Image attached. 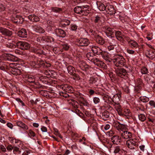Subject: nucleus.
I'll return each instance as SVG.
<instances>
[{"instance_id": "7c9ffc66", "label": "nucleus", "mask_w": 155, "mask_h": 155, "mask_svg": "<svg viewBox=\"0 0 155 155\" xmlns=\"http://www.w3.org/2000/svg\"><path fill=\"white\" fill-rule=\"evenodd\" d=\"M140 101L143 102H147L149 100V98L146 97H140Z\"/></svg>"}, {"instance_id": "8fccbe9b", "label": "nucleus", "mask_w": 155, "mask_h": 155, "mask_svg": "<svg viewBox=\"0 0 155 155\" xmlns=\"http://www.w3.org/2000/svg\"><path fill=\"white\" fill-rule=\"evenodd\" d=\"M150 105L153 107L155 108V102L153 101H150L149 102Z\"/></svg>"}, {"instance_id": "864d4df0", "label": "nucleus", "mask_w": 155, "mask_h": 155, "mask_svg": "<svg viewBox=\"0 0 155 155\" xmlns=\"http://www.w3.org/2000/svg\"><path fill=\"white\" fill-rule=\"evenodd\" d=\"M41 130L43 132H47V128L43 126L41 128Z\"/></svg>"}, {"instance_id": "423d86ee", "label": "nucleus", "mask_w": 155, "mask_h": 155, "mask_svg": "<svg viewBox=\"0 0 155 155\" xmlns=\"http://www.w3.org/2000/svg\"><path fill=\"white\" fill-rule=\"evenodd\" d=\"M136 144V142L132 139L127 140L126 143V145L129 148L133 149H134V146Z\"/></svg>"}, {"instance_id": "a19ab883", "label": "nucleus", "mask_w": 155, "mask_h": 155, "mask_svg": "<svg viewBox=\"0 0 155 155\" xmlns=\"http://www.w3.org/2000/svg\"><path fill=\"white\" fill-rule=\"evenodd\" d=\"M141 72L142 74H145L147 73L148 70L147 69L144 67H143L141 70Z\"/></svg>"}, {"instance_id": "393cba45", "label": "nucleus", "mask_w": 155, "mask_h": 155, "mask_svg": "<svg viewBox=\"0 0 155 155\" xmlns=\"http://www.w3.org/2000/svg\"><path fill=\"white\" fill-rule=\"evenodd\" d=\"M17 125L21 127L25 130H27L28 129V127L27 126L25 125L24 123L21 121H17L16 122Z\"/></svg>"}, {"instance_id": "4d7b16f0", "label": "nucleus", "mask_w": 155, "mask_h": 155, "mask_svg": "<svg viewBox=\"0 0 155 155\" xmlns=\"http://www.w3.org/2000/svg\"><path fill=\"white\" fill-rule=\"evenodd\" d=\"M110 127V126L109 124H106L104 127V129L106 130H108Z\"/></svg>"}, {"instance_id": "1a4fd4ad", "label": "nucleus", "mask_w": 155, "mask_h": 155, "mask_svg": "<svg viewBox=\"0 0 155 155\" xmlns=\"http://www.w3.org/2000/svg\"><path fill=\"white\" fill-rule=\"evenodd\" d=\"M115 35L117 39L120 41H123L124 39L126 40L127 38H128L127 37L123 35L121 32L119 31L115 32Z\"/></svg>"}, {"instance_id": "5701e85b", "label": "nucleus", "mask_w": 155, "mask_h": 155, "mask_svg": "<svg viewBox=\"0 0 155 155\" xmlns=\"http://www.w3.org/2000/svg\"><path fill=\"white\" fill-rule=\"evenodd\" d=\"M55 32L57 35L60 37H64L65 36V33L62 30L58 29L56 30Z\"/></svg>"}, {"instance_id": "4be33fe9", "label": "nucleus", "mask_w": 155, "mask_h": 155, "mask_svg": "<svg viewBox=\"0 0 155 155\" xmlns=\"http://www.w3.org/2000/svg\"><path fill=\"white\" fill-rule=\"evenodd\" d=\"M28 17L30 20L32 21L37 22L39 20V18L34 15H30Z\"/></svg>"}, {"instance_id": "aec40b11", "label": "nucleus", "mask_w": 155, "mask_h": 155, "mask_svg": "<svg viewBox=\"0 0 155 155\" xmlns=\"http://www.w3.org/2000/svg\"><path fill=\"white\" fill-rule=\"evenodd\" d=\"M33 30L36 32L39 33H43L45 32L44 30L40 26L35 25L33 27Z\"/></svg>"}, {"instance_id": "0eeeda50", "label": "nucleus", "mask_w": 155, "mask_h": 155, "mask_svg": "<svg viewBox=\"0 0 155 155\" xmlns=\"http://www.w3.org/2000/svg\"><path fill=\"white\" fill-rule=\"evenodd\" d=\"M93 35L94 36L97 43L101 45H103L104 42V40L101 37L99 36L95 31H94L93 33Z\"/></svg>"}, {"instance_id": "f8f14e48", "label": "nucleus", "mask_w": 155, "mask_h": 155, "mask_svg": "<svg viewBox=\"0 0 155 155\" xmlns=\"http://www.w3.org/2000/svg\"><path fill=\"white\" fill-rule=\"evenodd\" d=\"M106 11L108 14L112 15L115 13V10L113 6L108 4L106 6Z\"/></svg>"}, {"instance_id": "13d9d810", "label": "nucleus", "mask_w": 155, "mask_h": 155, "mask_svg": "<svg viewBox=\"0 0 155 155\" xmlns=\"http://www.w3.org/2000/svg\"><path fill=\"white\" fill-rule=\"evenodd\" d=\"M64 87L65 88L64 90H71L72 89V88L71 87H69L67 85H65Z\"/></svg>"}, {"instance_id": "69168bd1", "label": "nucleus", "mask_w": 155, "mask_h": 155, "mask_svg": "<svg viewBox=\"0 0 155 155\" xmlns=\"http://www.w3.org/2000/svg\"><path fill=\"white\" fill-rule=\"evenodd\" d=\"M7 126L11 129H12L13 127V125L10 123H8L7 124Z\"/></svg>"}, {"instance_id": "c03bdc74", "label": "nucleus", "mask_w": 155, "mask_h": 155, "mask_svg": "<svg viewBox=\"0 0 155 155\" xmlns=\"http://www.w3.org/2000/svg\"><path fill=\"white\" fill-rule=\"evenodd\" d=\"M75 112L80 117H82L83 116V114L79 110H75Z\"/></svg>"}, {"instance_id": "58836bf2", "label": "nucleus", "mask_w": 155, "mask_h": 155, "mask_svg": "<svg viewBox=\"0 0 155 155\" xmlns=\"http://www.w3.org/2000/svg\"><path fill=\"white\" fill-rule=\"evenodd\" d=\"M28 135L31 137H33L35 136V134L32 130H30L29 131Z\"/></svg>"}, {"instance_id": "37998d69", "label": "nucleus", "mask_w": 155, "mask_h": 155, "mask_svg": "<svg viewBox=\"0 0 155 155\" xmlns=\"http://www.w3.org/2000/svg\"><path fill=\"white\" fill-rule=\"evenodd\" d=\"M69 48V46L66 44H64L62 45V48L64 50H67Z\"/></svg>"}, {"instance_id": "20e7f679", "label": "nucleus", "mask_w": 155, "mask_h": 155, "mask_svg": "<svg viewBox=\"0 0 155 155\" xmlns=\"http://www.w3.org/2000/svg\"><path fill=\"white\" fill-rule=\"evenodd\" d=\"M115 69L116 74L119 76L123 78V77L125 76L127 74L126 70L123 68H117Z\"/></svg>"}, {"instance_id": "412c9836", "label": "nucleus", "mask_w": 155, "mask_h": 155, "mask_svg": "<svg viewBox=\"0 0 155 155\" xmlns=\"http://www.w3.org/2000/svg\"><path fill=\"white\" fill-rule=\"evenodd\" d=\"M120 97L121 95L120 94H116L113 96L112 100L115 104H117L120 101Z\"/></svg>"}, {"instance_id": "dca6fc26", "label": "nucleus", "mask_w": 155, "mask_h": 155, "mask_svg": "<svg viewBox=\"0 0 155 155\" xmlns=\"http://www.w3.org/2000/svg\"><path fill=\"white\" fill-rule=\"evenodd\" d=\"M91 61L94 63V64L98 66H101L102 64V66L105 65V64L102 62L95 57H94L92 60Z\"/></svg>"}, {"instance_id": "c756f323", "label": "nucleus", "mask_w": 155, "mask_h": 155, "mask_svg": "<svg viewBox=\"0 0 155 155\" xmlns=\"http://www.w3.org/2000/svg\"><path fill=\"white\" fill-rule=\"evenodd\" d=\"M98 9L100 10L104 11L106 10V6L103 4H101L98 7Z\"/></svg>"}, {"instance_id": "0e129e2a", "label": "nucleus", "mask_w": 155, "mask_h": 155, "mask_svg": "<svg viewBox=\"0 0 155 155\" xmlns=\"http://www.w3.org/2000/svg\"><path fill=\"white\" fill-rule=\"evenodd\" d=\"M139 148L140 150L143 151H144V150L145 146L143 145H142L140 146Z\"/></svg>"}, {"instance_id": "4468645a", "label": "nucleus", "mask_w": 155, "mask_h": 155, "mask_svg": "<svg viewBox=\"0 0 155 155\" xmlns=\"http://www.w3.org/2000/svg\"><path fill=\"white\" fill-rule=\"evenodd\" d=\"M12 20L15 23H20L23 21V18L19 15H13Z\"/></svg>"}, {"instance_id": "a211bd4d", "label": "nucleus", "mask_w": 155, "mask_h": 155, "mask_svg": "<svg viewBox=\"0 0 155 155\" xmlns=\"http://www.w3.org/2000/svg\"><path fill=\"white\" fill-rule=\"evenodd\" d=\"M111 140L113 143L118 144L120 143L121 138L118 136L115 135L112 137Z\"/></svg>"}, {"instance_id": "680f3d73", "label": "nucleus", "mask_w": 155, "mask_h": 155, "mask_svg": "<svg viewBox=\"0 0 155 155\" xmlns=\"http://www.w3.org/2000/svg\"><path fill=\"white\" fill-rule=\"evenodd\" d=\"M114 45H111L110 46H108V49L110 51V50H112L114 48Z\"/></svg>"}, {"instance_id": "2eb2a0df", "label": "nucleus", "mask_w": 155, "mask_h": 155, "mask_svg": "<svg viewBox=\"0 0 155 155\" xmlns=\"http://www.w3.org/2000/svg\"><path fill=\"white\" fill-rule=\"evenodd\" d=\"M0 32L3 35L8 36H10L12 35V32L9 30L0 27Z\"/></svg>"}, {"instance_id": "f03ea898", "label": "nucleus", "mask_w": 155, "mask_h": 155, "mask_svg": "<svg viewBox=\"0 0 155 155\" xmlns=\"http://www.w3.org/2000/svg\"><path fill=\"white\" fill-rule=\"evenodd\" d=\"M89 7L87 6H83L81 7L77 6L74 9V12L77 14L81 15H87L89 13V11L88 10Z\"/></svg>"}, {"instance_id": "9b49d317", "label": "nucleus", "mask_w": 155, "mask_h": 155, "mask_svg": "<svg viewBox=\"0 0 155 155\" xmlns=\"http://www.w3.org/2000/svg\"><path fill=\"white\" fill-rule=\"evenodd\" d=\"M103 28L105 31V32L107 36L108 37L110 36L111 37V35L114 33L113 30L107 26H104Z\"/></svg>"}, {"instance_id": "f704fd0d", "label": "nucleus", "mask_w": 155, "mask_h": 155, "mask_svg": "<svg viewBox=\"0 0 155 155\" xmlns=\"http://www.w3.org/2000/svg\"><path fill=\"white\" fill-rule=\"evenodd\" d=\"M78 28L77 26L75 24H72L71 25V30L72 31H75Z\"/></svg>"}, {"instance_id": "473e14b6", "label": "nucleus", "mask_w": 155, "mask_h": 155, "mask_svg": "<svg viewBox=\"0 0 155 155\" xmlns=\"http://www.w3.org/2000/svg\"><path fill=\"white\" fill-rule=\"evenodd\" d=\"M72 74V77H71L75 80H78L80 79V78L79 76L77 74L74 73Z\"/></svg>"}, {"instance_id": "5fc2aeb1", "label": "nucleus", "mask_w": 155, "mask_h": 155, "mask_svg": "<svg viewBox=\"0 0 155 155\" xmlns=\"http://www.w3.org/2000/svg\"><path fill=\"white\" fill-rule=\"evenodd\" d=\"M117 111L118 112V114L120 115H123V112L122 111V110L121 109H118L117 110Z\"/></svg>"}, {"instance_id": "2f4dec72", "label": "nucleus", "mask_w": 155, "mask_h": 155, "mask_svg": "<svg viewBox=\"0 0 155 155\" xmlns=\"http://www.w3.org/2000/svg\"><path fill=\"white\" fill-rule=\"evenodd\" d=\"M27 80L30 82H34L35 81V78L33 76L30 75L28 76Z\"/></svg>"}, {"instance_id": "6ab92c4d", "label": "nucleus", "mask_w": 155, "mask_h": 155, "mask_svg": "<svg viewBox=\"0 0 155 155\" xmlns=\"http://www.w3.org/2000/svg\"><path fill=\"white\" fill-rule=\"evenodd\" d=\"M18 35L21 37L26 38L27 36V33L25 29H22L18 32Z\"/></svg>"}, {"instance_id": "ddd939ff", "label": "nucleus", "mask_w": 155, "mask_h": 155, "mask_svg": "<svg viewBox=\"0 0 155 155\" xmlns=\"http://www.w3.org/2000/svg\"><path fill=\"white\" fill-rule=\"evenodd\" d=\"M129 43V45L131 48H137L138 46V45L137 42L133 40H130L128 37L126 40Z\"/></svg>"}, {"instance_id": "6e6552de", "label": "nucleus", "mask_w": 155, "mask_h": 155, "mask_svg": "<svg viewBox=\"0 0 155 155\" xmlns=\"http://www.w3.org/2000/svg\"><path fill=\"white\" fill-rule=\"evenodd\" d=\"M146 55L149 58L153 59L155 58V50L153 49L149 51H147Z\"/></svg>"}, {"instance_id": "338daca9", "label": "nucleus", "mask_w": 155, "mask_h": 155, "mask_svg": "<svg viewBox=\"0 0 155 155\" xmlns=\"http://www.w3.org/2000/svg\"><path fill=\"white\" fill-rule=\"evenodd\" d=\"M84 0H75L74 2H76L77 3H80L83 2Z\"/></svg>"}, {"instance_id": "774afa93", "label": "nucleus", "mask_w": 155, "mask_h": 155, "mask_svg": "<svg viewBox=\"0 0 155 155\" xmlns=\"http://www.w3.org/2000/svg\"><path fill=\"white\" fill-rule=\"evenodd\" d=\"M70 153V151L68 150H67L64 154V155H68Z\"/></svg>"}, {"instance_id": "6e6d98bb", "label": "nucleus", "mask_w": 155, "mask_h": 155, "mask_svg": "<svg viewBox=\"0 0 155 155\" xmlns=\"http://www.w3.org/2000/svg\"><path fill=\"white\" fill-rule=\"evenodd\" d=\"M64 22H65V23H64V24L65 25H68L70 23V21L69 20L67 19L64 20Z\"/></svg>"}, {"instance_id": "4c0bfd02", "label": "nucleus", "mask_w": 155, "mask_h": 155, "mask_svg": "<svg viewBox=\"0 0 155 155\" xmlns=\"http://www.w3.org/2000/svg\"><path fill=\"white\" fill-rule=\"evenodd\" d=\"M114 134V132L112 130H111L106 133V135L109 137L112 136Z\"/></svg>"}, {"instance_id": "c9c22d12", "label": "nucleus", "mask_w": 155, "mask_h": 155, "mask_svg": "<svg viewBox=\"0 0 155 155\" xmlns=\"http://www.w3.org/2000/svg\"><path fill=\"white\" fill-rule=\"evenodd\" d=\"M52 10L54 12H61L62 9L61 8L55 7L53 8H52Z\"/></svg>"}, {"instance_id": "bb28decb", "label": "nucleus", "mask_w": 155, "mask_h": 155, "mask_svg": "<svg viewBox=\"0 0 155 155\" xmlns=\"http://www.w3.org/2000/svg\"><path fill=\"white\" fill-rule=\"evenodd\" d=\"M47 24L48 25V26L47 27V30L48 31H50L52 29V28L51 27H53V22L50 21H48L47 22Z\"/></svg>"}, {"instance_id": "f3484780", "label": "nucleus", "mask_w": 155, "mask_h": 155, "mask_svg": "<svg viewBox=\"0 0 155 155\" xmlns=\"http://www.w3.org/2000/svg\"><path fill=\"white\" fill-rule=\"evenodd\" d=\"M91 50L94 53L97 55L102 54V51L99 48L96 46L92 47Z\"/></svg>"}, {"instance_id": "a878e982", "label": "nucleus", "mask_w": 155, "mask_h": 155, "mask_svg": "<svg viewBox=\"0 0 155 155\" xmlns=\"http://www.w3.org/2000/svg\"><path fill=\"white\" fill-rule=\"evenodd\" d=\"M68 72L71 74H73L75 71L74 68L71 66H69L67 68Z\"/></svg>"}, {"instance_id": "7ed1b4c3", "label": "nucleus", "mask_w": 155, "mask_h": 155, "mask_svg": "<svg viewBox=\"0 0 155 155\" xmlns=\"http://www.w3.org/2000/svg\"><path fill=\"white\" fill-rule=\"evenodd\" d=\"M113 62L117 67H121L124 65L125 59L122 56L118 55L115 57Z\"/></svg>"}, {"instance_id": "39448f33", "label": "nucleus", "mask_w": 155, "mask_h": 155, "mask_svg": "<svg viewBox=\"0 0 155 155\" xmlns=\"http://www.w3.org/2000/svg\"><path fill=\"white\" fill-rule=\"evenodd\" d=\"M18 46L22 50H27L29 48L30 46L27 42L24 41H19L17 43Z\"/></svg>"}, {"instance_id": "cd10ccee", "label": "nucleus", "mask_w": 155, "mask_h": 155, "mask_svg": "<svg viewBox=\"0 0 155 155\" xmlns=\"http://www.w3.org/2000/svg\"><path fill=\"white\" fill-rule=\"evenodd\" d=\"M103 21V18L99 16L95 17L94 20L95 22L98 23H101Z\"/></svg>"}, {"instance_id": "de8ad7c7", "label": "nucleus", "mask_w": 155, "mask_h": 155, "mask_svg": "<svg viewBox=\"0 0 155 155\" xmlns=\"http://www.w3.org/2000/svg\"><path fill=\"white\" fill-rule=\"evenodd\" d=\"M120 150L119 147L118 146H117L115 147L114 152L115 153H119V152L120 151Z\"/></svg>"}, {"instance_id": "c85d7f7f", "label": "nucleus", "mask_w": 155, "mask_h": 155, "mask_svg": "<svg viewBox=\"0 0 155 155\" xmlns=\"http://www.w3.org/2000/svg\"><path fill=\"white\" fill-rule=\"evenodd\" d=\"M94 57L93 54L90 52L88 53L87 54V58L91 61L92 60Z\"/></svg>"}, {"instance_id": "ea45409f", "label": "nucleus", "mask_w": 155, "mask_h": 155, "mask_svg": "<svg viewBox=\"0 0 155 155\" xmlns=\"http://www.w3.org/2000/svg\"><path fill=\"white\" fill-rule=\"evenodd\" d=\"M107 55V54H106L105 55H103V57L104 58L106 61L109 62H110L111 61V59L108 57V55Z\"/></svg>"}, {"instance_id": "e2e57ef3", "label": "nucleus", "mask_w": 155, "mask_h": 155, "mask_svg": "<svg viewBox=\"0 0 155 155\" xmlns=\"http://www.w3.org/2000/svg\"><path fill=\"white\" fill-rule=\"evenodd\" d=\"M0 148L1 150L4 152H5L6 151V149L5 147L3 146V145H1L0 146Z\"/></svg>"}, {"instance_id": "e433bc0d", "label": "nucleus", "mask_w": 155, "mask_h": 155, "mask_svg": "<svg viewBox=\"0 0 155 155\" xmlns=\"http://www.w3.org/2000/svg\"><path fill=\"white\" fill-rule=\"evenodd\" d=\"M7 46L9 48H15L16 45L13 43H8L7 44Z\"/></svg>"}, {"instance_id": "72a5a7b5", "label": "nucleus", "mask_w": 155, "mask_h": 155, "mask_svg": "<svg viewBox=\"0 0 155 155\" xmlns=\"http://www.w3.org/2000/svg\"><path fill=\"white\" fill-rule=\"evenodd\" d=\"M138 117L140 120L143 121L146 119V117L143 114H140L138 116Z\"/></svg>"}, {"instance_id": "052dcab7", "label": "nucleus", "mask_w": 155, "mask_h": 155, "mask_svg": "<svg viewBox=\"0 0 155 155\" xmlns=\"http://www.w3.org/2000/svg\"><path fill=\"white\" fill-rule=\"evenodd\" d=\"M7 149L8 150L11 151L13 149V147L12 145H10L7 147Z\"/></svg>"}, {"instance_id": "bf43d9fd", "label": "nucleus", "mask_w": 155, "mask_h": 155, "mask_svg": "<svg viewBox=\"0 0 155 155\" xmlns=\"http://www.w3.org/2000/svg\"><path fill=\"white\" fill-rule=\"evenodd\" d=\"M16 100L19 102L22 105L24 106V104L23 102L19 98H17L16 99Z\"/></svg>"}, {"instance_id": "603ef678", "label": "nucleus", "mask_w": 155, "mask_h": 155, "mask_svg": "<svg viewBox=\"0 0 155 155\" xmlns=\"http://www.w3.org/2000/svg\"><path fill=\"white\" fill-rule=\"evenodd\" d=\"M5 7L2 4H0V12L3 11L5 10Z\"/></svg>"}, {"instance_id": "9d476101", "label": "nucleus", "mask_w": 155, "mask_h": 155, "mask_svg": "<svg viewBox=\"0 0 155 155\" xmlns=\"http://www.w3.org/2000/svg\"><path fill=\"white\" fill-rule=\"evenodd\" d=\"M78 43L80 46H87L89 43L88 40L85 38H81L78 41Z\"/></svg>"}, {"instance_id": "49530a36", "label": "nucleus", "mask_w": 155, "mask_h": 155, "mask_svg": "<svg viewBox=\"0 0 155 155\" xmlns=\"http://www.w3.org/2000/svg\"><path fill=\"white\" fill-rule=\"evenodd\" d=\"M54 134L55 135L58 136V137H60V138H62L61 136V135L60 134H59L58 130L57 129H54Z\"/></svg>"}, {"instance_id": "f257e3e1", "label": "nucleus", "mask_w": 155, "mask_h": 155, "mask_svg": "<svg viewBox=\"0 0 155 155\" xmlns=\"http://www.w3.org/2000/svg\"><path fill=\"white\" fill-rule=\"evenodd\" d=\"M113 125L117 130V132L118 134L120 135L123 138L128 139L131 138V133L123 129L124 127V125L120 124L118 123H115Z\"/></svg>"}, {"instance_id": "b1692460", "label": "nucleus", "mask_w": 155, "mask_h": 155, "mask_svg": "<svg viewBox=\"0 0 155 155\" xmlns=\"http://www.w3.org/2000/svg\"><path fill=\"white\" fill-rule=\"evenodd\" d=\"M123 115L125 116L127 118H129L131 117L132 114L129 110L125 109L124 110Z\"/></svg>"}, {"instance_id": "a18cd8bd", "label": "nucleus", "mask_w": 155, "mask_h": 155, "mask_svg": "<svg viewBox=\"0 0 155 155\" xmlns=\"http://www.w3.org/2000/svg\"><path fill=\"white\" fill-rule=\"evenodd\" d=\"M137 86L138 87H140V85L142 84V82L141 80L140 79H138L136 83Z\"/></svg>"}, {"instance_id": "3c124183", "label": "nucleus", "mask_w": 155, "mask_h": 155, "mask_svg": "<svg viewBox=\"0 0 155 155\" xmlns=\"http://www.w3.org/2000/svg\"><path fill=\"white\" fill-rule=\"evenodd\" d=\"M94 102L95 104L98 103L100 101V99L98 97H95L94 98Z\"/></svg>"}, {"instance_id": "09e8293b", "label": "nucleus", "mask_w": 155, "mask_h": 155, "mask_svg": "<svg viewBox=\"0 0 155 155\" xmlns=\"http://www.w3.org/2000/svg\"><path fill=\"white\" fill-rule=\"evenodd\" d=\"M126 51L127 53L130 54H134L135 53V51H134L130 50L129 49H126Z\"/></svg>"}, {"instance_id": "79ce46f5", "label": "nucleus", "mask_w": 155, "mask_h": 155, "mask_svg": "<svg viewBox=\"0 0 155 155\" xmlns=\"http://www.w3.org/2000/svg\"><path fill=\"white\" fill-rule=\"evenodd\" d=\"M46 39V41L48 42H51L54 41L53 38L47 36Z\"/></svg>"}]
</instances>
